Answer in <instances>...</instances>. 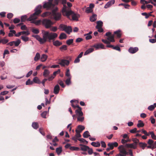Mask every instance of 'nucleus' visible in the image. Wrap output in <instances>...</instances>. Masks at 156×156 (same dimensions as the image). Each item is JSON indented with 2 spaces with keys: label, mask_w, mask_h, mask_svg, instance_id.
Instances as JSON below:
<instances>
[{
  "label": "nucleus",
  "mask_w": 156,
  "mask_h": 156,
  "mask_svg": "<svg viewBox=\"0 0 156 156\" xmlns=\"http://www.w3.org/2000/svg\"><path fill=\"white\" fill-rule=\"evenodd\" d=\"M43 38L38 35H33L32 37H35L40 44H43L46 42L47 40L50 42L51 40H54L58 36V34L53 32H50L44 30H42Z\"/></svg>",
  "instance_id": "obj_1"
},
{
  "label": "nucleus",
  "mask_w": 156,
  "mask_h": 156,
  "mask_svg": "<svg viewBox=\"0 0 156 156\" xmlns=\"http://www.w3.org/2000/svg\"><path fill=\"white\" fill-rule=\"evenodd\" d=\"M58 8L57 7H55V8L52 10L51 13L49 12H45L42 14L41 16L44 17L49 16L51 19H54L55 20H58L61 18V15L60 13L56 12Z\"/></svg>",
  "instance_id": "obj_2"
},
{
  "label": "nucleus",
  "mask_w": 156,
  "mask_h": 156,
  "mask_svg": "<svg viewBox=\"0 0 156 156\" xmlns=\"http://www.w3.org/2000/svg\"><path fill=\"white\" fill-rule=\"evenodd\" d=\"M41 7L42 5H39L36 7L35 9V12L30 15L28 20L31 21L37 19L38 16L41 12Z\"/></svg>",
  "instance_id": "obj_3"
},
{
  "label": "nucleus",
  "mask_w": 156,
  "mask_h": 156,
  "mask_svg": "<svg viewBox=\"0 0 156 156\" xmlns=\"http://www.w3.org/2000/svg\"><path fill=\"white\" fill-rule=\"evenodd\" d=\"M61 1L62 4L63 5V7L62 10V14L63 15H67V12H71V9L66 5V0H61Z\"/></svg>",
  "instance_id": "obj_4"
},
{
  "label": "nucleus",
  "mask_w": 156,
  "mask_h": 156,
  "mask_svg": "<svg viewBox=\"0 0 156 156\" xmlns=\"http://www.w3.org/2000/svg\"><path fill=\"white\" fill-rule=\"evenodd\" d=\"M71 11L72 12H68L67 13V15H63L64 16H66L67 18H69L70 15H72V19L73 20L77 21L78 20V19L80 17V15L77 13H75L71 10Z\"/></svg>",
  "instance_id": "obj_5"
},
{
  "label": "nucleus",
  "mask_w": 156,
  "mask_h": 156,
  "mask_svg": "<svg viewBox=\"0 0 156 156\" xmlns=\"http://www.w3.org/2000/svg\"><path fill=\"white\" fill-rule=\"evenodd\" d=\"M42 23L46 28H50L54 24L53 22L51 20L47 19H44L42 20Z\"/></svg>",
  "instance_id": "obj_6"
},
{
  "label": "nucleus",
  "mask_w": 156,
  "mask_h": 156,
  "mask_svg": "<svg viewBox=\"0 0 156 156\" xmlns=\"http://www.w3.org/2000/svg\"><path fill=\"white\" fill-rule=\"evenodd\" d=\"M59 28L61 30L65 31L67 33L69 34L72 32V28L71 26L61 24L59 25Z\"/></svg>",
  "instance_id": "obj_7"
},
{
  "label": "nucleus",
  "mask_w": 156,
  "mask_h": 156,
  "mask_svg": "<svg viewBox=\"0 0 156 156\" xmlns=\"http://www.w3.org/2000/svg\"><path fill=\"white\" fill-rule=\"evenodd\" d=\"M53 0H49L48 2H45L43 5V8L47 9H51L54 7V5L52 3Z\"/></svg>",
  "instance_id": "obj_8"
},
{
  "label": "nucleus",
  "mask_w": 156,
  "mask_h": 156,
  "mask_svg": "<svg viewBox=\"0 0 156 156\" xmlns=\"http://www.w3.org/2000/svg\"><path fill=\"white\" fill-rule=\"evenodd\" d=\"M58 63L61 66H68L69 64V61L68 60L63 59L61 60Z\"/></svg>",
  "instance_id": "obj_9"
},
{
  "label": "nucleus",
  "mask_w": 156,
  "mask_h": 156,
  "mask_svg": "<svg viewBox=\"0 0 156 156\" xmlns=\"http://www.w3.org/2000/svg\"><path fill=\"white\" fill-rule=\"evenodd\" d=\"M119 151L120 153L123 154H125L126 156L128 154V152L126 151L124 146L121 145L119 146Z\"/></svg>",
  "instance_id": "obj_10"
},
{
  "label": "nucleus",
  "mask_w": 156,
  "mask_h": 156,
  "mask_svg": "<svg viewBox=\"0 0 156 156\" xmlns=\"http://www.w3.org/2000/svg\"><path fill=\"white\" fill-rule=\"evenodd\" d=\"M78 107V109L75 111V113L76 115L78 116H80L83 115V113L82 111V108L79 106H77Z\"/></svg>",
  "instance_id": "obj_11"
},
{
  "label": "nucleus",
  "mask_w": 156,
  "mask_h": 156,
  "mask_svg": "<svg viewBox=\"0 0 156 156\" xmlns=\"http://www.w3.org/2000/svg\"><path fill=\"white\" fill-rule=\"evenodd\" d=\"M92 47L96 48V50L98 49L99 48L105 49V48L104 45L101 43H98L94 45Z\"/></svg>",
  "instance_id": "obj_12"
},
{
  "label": "nucleus",
  "mask_w": 156,
  "mask_h": 156,
  "mask_svg": "<svg viewBox=\"0 0 156 156\" xmlns=\"http://www.w3.org/2000/svg\"><path fill=\"white\" fill-rule=\"evenodd\" d=\"M138 50V48L137 47H130L128 50L129 52L132 54H133L136 53Z\"/></svg>",
  "instance_id": "obj_13"
},
{
  "label": "nucleus",
  "mask_w": 156,
  "mask_h": 156,
  "mask_svg": "<svg viewBox=\"0 0 156 156\" xmlns=\"http://www.w3.org/2000/svg\"><path fill=\"white\" fill-rule=\"evenodd\" d=\"M115 1L114 0H112L108 2L104 6V8L105 9H107L110 6H111L113 4L115 3Z\"/></svg>",
  "instance_id": "obj_14"
},
{
  "label": "nucleus",
  "mask_w": 156,
  "mask_h": 156,
  "mask_svg": "<svg viewBox=\"0 0 156 156\" xmlns=\"http://www.w3.org/2000/svg\"><path fill=\"white\" fill-rule=\"evenodd\" d=\"M125 147L128 148H132L134 149L136 148V145H134V144L133 143L126 144L125 145Z\"/></svg>",
  "instance_id": "obj_15"
},
{
  "label": "nucleus",
  "mask_w": 156,
  "mask_h": 156,
  "mask_svg": "<svg viewBox=\"0 0 156 156\" xmlns=\"http://www.w3.org/2000/svg\"><path fill=\"white\" fill-rule=\"evenodd\" d=\"M59 90V86L58 84H57L54 87L53 92L55 94H57L58 93Z\"/></svg>",
  "instance_id": "obj_16"
},
{
  "label": "nucleus",
  "mask_w": 156,
  "mask_h": 156,
  "mask_svg": "<svg viewBox=\"0 0 156 156\" xmlns=\"http://www.w3.org/2000/svg\"><path fill=\"white\" fill-rule=\"evenodd\" d=\"M80 148L81 150L83 151H87L88 149H89V147L88 146L85 145L80 144Z\"/></svg>",
  "instance_id": "obj_17"
},
{
  "label": "nucleus",
  "mask_w": 156,
  "mask_h": 156,
  "mask_svg": "<svg viewBox=\"0 0 156 156\" xmlns=\"http://www.w3.org/2000/svg\"><path fill=\"white\" fill-rule=\"evenodd\" d=\"M114 35L113 34H112L111 35L109 36L107 38V40H108V41H109L110 42V43L111 42H114L115 41V39H114Z\"/></svg>",
  "instance_id": "obj_18"
},
{
  "label": "nucleus",
  "mask_w": 156,
  "mask_h": 156,
  "mask_svg": "<svg viewBox=\"0 0 156 156\" xmlns=\"http://www.w3.org/2000/svg\"><path fill=\"white\" fill-rule=\"evenodd\" d=\"M48 56L45 54H43L41 55L40 58L42 62H44L46 61L48 58Z\"/></svg>",
  "instance_id": "obj_19"
},
{
  "label": "nucleus",
  "mask_w": 156,
  "mask_h": 156,
  "mask_svg": "<svg viewBox=\"0 0 156 156\" xmlns=\"http://www.w3.org/2000/svg\"><path fill=\"white\" fill-rule=\"evenodd\" d=\"M97 25L96 27V28H101L103 26V22L101 21H99L97 22Z\"/></svg>",
  "instance_id": "obj_20"
},
{
  "label": "nucleus",
  "mask_w": 156,
  "mask_h": 156,
  "mask_svg": "<svg viewBox=\"0 0 156 156\" xmlns=\"http://www.w3.org/2000/svg\"><path fill=\"white\" fill-rule=\"evenodd\" d=\"M139 146L144 150L145 148L147 146V144L145 143L140 142L139 144Z\"/></svg>",
  "instance_id": "obj_21"
},
{
  "label": "nucleus",
  "mask_w": 156,
  "mask_h": 156,
  "mask_svg": "<svg viewBox=\"0 0 156 156\" xmlns=\"http://www.w3.org/2000/svg\"><path fill=\"white\" fill-rule=\"evenodd\" d=\"M97 19V15L96 14H93L92 16L90 17V21L93 22L95 21Z\"/></svg>",
  "instance_id": "obj_22"
},
{
  "label": "nucleus",
  "mask_w": 156,
  "mask_h": 156,
  "mask_svg": "<svg viewBox=\"0 0 156 156\" xmlns=\"http://www.w3.org/2000/svg\"><path fill=\"white\" fill-rule=\"evenodd\" d=\"M41 58V55L39 53L37 52L36 53L35 56L34 58V60L35 61H38Z\"/></svg>",
  "instance_id": "obj_23"
},
{
  "label": "nucleus",
  "mask_w": 156,
  "mask_h": 156,
  "mask_svg": "<svg viewBox=\"0 0 156 156\" xmlns=\"http://www.w3.org/2000/svg\"><path fill=\"white\" fill-rule=\"evenodd\" d=\"M94 51V49L93 48H91L87 50L84 53V55H87L89 53L92 52Z\"/></svg>",
  "instance_id": "obj_24"
},
{
  "label": "nucleus",
  "mask_w": 156,
  "mask_h": 156,
  "mask_svg": "<svg viewBox=\"0 0 156 156\" xmlns=\"http://www.w3.org/2000/svg\"><path fill=\"white\" fill-rule=\"evenodd\" d=\"M66 37L67 36L64 33H61L59 36V38L61 40L65 39Z\"/></svg>",
  "instance_id": "obj_25"
},
{
  "label": "nucleus",
  "mask_w": 156,
  "mask_h": 156,
  "mask_svg": "<svg viewBox=\"0 0 156 156\" xmlns=\"http://www.w3.org/2000/svg\"><path fill=\"white\" fill-rule=\"evenodd\" d=\"M50 73V71L47 69H45L44 70L43 75L45 77H47Z\"/></svg>",
  "instance_id": "obj_26"
},
{
  "label": "nucleus",
  "mask_w": 156,
  "mask_h": 156,
  "mask_svg": "<svg viewBox=\"0 0 156 156\" xmlns=\"http://www.w3.org/2000/svg\"><path fill=\"white\" fill-rule=\"evenodd\" d=\"M144 124L141 120H139L138 121V123L137 124V126L139 127H142L144 126Z\"/></svg>",
  "instance_id": "obj_27"
},
{
  "label": "nucleus",
  "mask_w": 156,
  "mask_h": 156,
  "mask_svg": "<svg viewBox=\"0 0 156 156\" xmlns=\"http://www.w3.org/2000/svg\"><path fill=\"white\" fill-rule=\"evenodd\" d=\"M53 44L55 46H58L62 45V43L61 42L57 40L53 42Z\"/></svg>",
  "instance_id": "obj_28"
},
{
  "label": "nucleus",
  "mask_w": 156,
  "mask_h": 156,
  "mask_svg": "<svg viewBox=\"0 0 156 156\" xmlns=\"http://www.w3.org/2000/svg\"><path fill=\"white\" fill-rule=\"evenodd\" d=\"M62 151V147H59L57 148L56 149V152L57 153L58 155H59Z\"/></svg>",
  "instance_id": "obj_29"
},
{
  "label": "nucleus",
  "mask_w": 156,
  "mask_h": 156,
  "mask_svg": "<svg viewBox=\"0 0 156 156\" xmlns=\"http://www.w3.org/2000/svg\"><path fill=\"white\" fill-rule=\"evenodd\" d=\"M32 127L34 129H37L38 128V124L37 122H34L32 125Z\"/></svg>",
  "instance_id": "obj_30"
},
{
  "label": "nucleus",
  "mask_w": 156,
  "mask_h": 156,
  "mask_svg": "<svg viewBox=\"0 0 156 156\" xmlns=\"http://www.w3.org/2000/svg\"><path fill=\"white\" fill-rule=\"evenodd\" d=\"M92 145L96 147H98L100 146V144L99 142H92L91 143Z\"/></svg>",
  "instance_id": "obj_31"
},
{
  "label": "nucleus",
  "mask_w": 156,
  "mask_h": 156,
  "mask_svg": "<svg viewBox=\"0 0 156 156\" xmlns=\"http://www.w3.org/2000/svg\"><path fill=\"white\" fill-rule=\"evenodd\" d=\"M155 107H156V103H154L153 105H151L149 106L148 108V109L150 111H152Z\"/></svg>",
  "instance_id": "obj_32"
},
{
  "label": "nucleus",
  "mask_w": 156,
  "mask_h": 156,
  "mask_svg": "<svg viewBox=\"0 0 156 156\" xmlns=\"http://www.w3.org/2000/svg\"><path fill=\"white\" fill-rule=\"evenodd\" d=\"M84 129L85 127L84 126L80 125L78 126V129L77 130H78L79 132H81L82 130Z\"/></svg>",
  "instance_id": "obj_33"
},
{
  "label": "nucleus",
  "mask_w": 156,
  "mask_h": 156,
  "mask_svg": "<svg viewBox=\"0 0 156 156\" xmlns=\"http://www.w3.org/2000/svg\"><path fill=\"white\" fill-rule=\"evenodd\" d=\"M83 136L84 138H87L90 136V135L89 134V132L87 131L84 133Z\"/></svg>",
  "instance_id": "obj_34"
},
{
  "label": "nucleus",
  "mask_w": 156,
  "mask_h": 156,
  "mask_svg": "<svg viewBox=\"0 0 156 156\" xmlns=\"http://www.w3.org/2000/svg\"><path fill=\"white\" fill-rule=\"evenodd\" d=\"M33 83H37L38 84H40L41 83V81L37 78V77H35L33 79Z\"/></svg>",
  "instance_id": "obj_35"
},
{
  "label": "nucleus",
  "mask_w": 156,
  "mask_h": 156,
  "mask_svg": "<svg viewBox=\"0 0 156 156\" xmlns=\"http://www.w3.org/2000/svg\"><path fill=\"white\" fill-rule=\"evenodd\" d=\"M65 75L67 77V78H71V76L70 71L69 69H66Z\"/></svg>",
  "instance_id": "obj_36"
},
{
  "label": "nucleus",
  "mask_w": 156,
  "mask_h": 156,
  "mask_svg": "<svg viewBox=\"0 0 156 156\" xmlns=\"http://www.w3.org/2000/svg\"><path fill=\"white\" fill-rule=\"evenodd\" d=\"M120 30H118L114 32V34L117 35V37L118 38H120L121 36V34L120 33Z\"/></svg>",
  "instance_id": "obj_37"
},
{
  "label": "nucleus",
  "mask_w": 156,
  "mask_h": 156,
  "mask_svg": "<svg viewBox=\"0 0 156 156\" xmlns=\"http://www.w3.org/2000/svg\"><path fill=\"white\" fill-rule=\"evenodd\" d=\"M21 39L24 41L27 42L29 40V38L26 36H22L21 37Z\"/></svg>",
  "instance_id": "obj_38"
},
{
  "label": "nucleus",
  "mask_w": 156,
  "mask_h": 156,
  "mask_svg": "<svg viewBox=\"0 0 156 156\" xmlns=\"http://www.w3.org/2000/svg\"><path fill=\"white\" fill-rule=\"evenodd\" d=\"M14 45L15 46H18L21 43V41L18 39L16 41H13Z\"/></svg>",
  "instance_id": "obj_39"
},
{
  "label": "nucleus",
  "mask_w": 156,
  "mask_h": 156,
  "mask_svg": "<svg viewBox=\"0 0 156 156\" xmlns=\"http://www.w3.org/2000/svg\"><path fill=\"white\" fill-rule=\"evenodd\" d=\"M149 135H151V136L152 138L155 140H156V136L154 134V133L153 131L150 132H149Z\"/></svg>",
  "instance_id": "obj_40"
},
{
  "label": "nucleus",
  "mask_w": 156,
  "mask_h": 156,
  "mask_svg": "<svg viewBox=\"0 0 156 156\" xmlns=\"http://www.w3.org/2000/svg\"><path fill=\"white\" fill-rule=\"evenodd\" d=\"M71 78H67L65 81L67 85H69L71 83Z\"/></svg>",
  "instance_id": "obj_41"
},
{
  "label": "nucleus",
  "mask_w": 156,
  "mask_h": 156,
  "mask_svg": "<svg viewBox=\"0 0 156 156\" xmlns=\"http://www.w3.org/2000/svg\"><path fill=\"white\" fill-rule=\"evenodd\" d=\"M84 36H85L86 39L87 40H90L92 38V36L90 35L87 34H85Z\"/></svg>",
  "instance_id": "obj_42"
},
{
  "label": "nucleus",
  "mask_w": 156,
  "mask_h": 156,
  "mask_svg": "<svg viewBox=\"0 0 156 156\" xmlns=\"http://www.w3.org/2000/svg\"><path fill=\"white\" fill-rule=\"evenodd\" d=\"M32 32L34 34H38L39 32V31L38 29L33 28L32 29Z\"/></svg>",
  "instance_id": "obj_43"
},
{
  "label": "nucleus",
  "mask_w": 156,
  "mask_h": 156,
  "mask_svg": "<svg viewBox=\"0 0 156 156\" xmlns=\"http://www.w3.org/2000/svg\"><path fill=\"white\" fill-rule=\"evenodd\" d=\"M48 112L45 111L43 112L41 114V117L43 118H46V115L48 113Z\"/></svg>",
  "instance_id": "obj_44"
},
{
  "label": "nucleus",
  "mask_w": 156,
  "mask_h": 156,
  "mask_svg": "<svg viewBox=\"0 0 156 156\" xmlns=\"http://www.w3.org/2000/svg\"><path fill=\"white\" fill-rule=\"evenodd\" d=\"M33 83V82L31 81L30 79H28L26 82V85H32Z\"/></svg>",
  "instance_id": "obj_45"
},
{
  "label": "nucleus",
  "mask_w": 156,
  "mask_h": 156,
  "mask_svg": "<svg viewBox=\"0 0 156 156\" xmlns=\"http://www.w3.org/2000/svg\"><path fill=\"white\" fill-rule=\"evenodd\" d=\"M73 39H69L66 41V43L67 44L69 45L73 43Z\"/></svg>",
  "instance_id": "obj_46"
},
{
  "label": "nucleus",
  "mask_w": 156,
  "mask_h": 156,
  "mask_svg": "<svg viewBox=\"0 0 156 156\" xmlns=\"http://www.w3.org/2000/svg\"><path fill=\"white\" fill-rule=\"evenodd\" d=\"M2 43L3 44H5L7 43L9 41V40L5 38L1 39Z\"/></svg>",
  "instance_id": "obj_47"
},
{
  "label": "nucleus",
  "mask_w": 156,
  "mask_h": 156,
  "mask_svg": "<svg viewBox=\"0 0 156 156\" xmlns=\"http://www.w3.org/2000/svg\"><path fill=\"white\" fill-rule=\"evenodd\" d=\"M132 141L134 142L135 144L134 145H137V144L138 143H139V140L136 138H133L132 139Z\"/></svg>",
  "instance_id": "obj_48"
},
{
  "label": "nucleus",
  "mask_w": 156,
  "mask_h": 156,
  "mask_svg": "<svg viewBox=\"0 0 156 156\" xmlns=\"http://www.w3.org/2000/svg\"><path fill=\"white\" fill-rule=\"evenodd\" d=\"M92 9H91V8H90L89 7H88L86 8L85 12L87 13H89L91 12H92Z\"/></svg>",
  "instance_id": "obj_49"
},
{
  "label": "nucleus",
  "mask_w": 156,
  "mask_h": 156,
  "mask_svg": "<svg viewBox=\"0 0 156 156\" xmlns=\"http://www.w3.org/2000/svg\"><path fill=\"white\" fill-rule=\"evenodd\" d=\"M84 120V117L83 116H78L77 117V121L82 122Z\"/></svg>",
  "instance_id": "obj_50"
},
{
  "label": "nucleus",
  "mask_w": 156,
  "mask_h": 156,
  "mask_svg": "<svg viewBox=\"0 0 156 156\" xmlns=\"http://www.w3.org/2000/svg\"><path fill=\"white\" fill-rule=\"evenodd\" d=\"M27 16L26 15L23 16L21 17V19L22 22H24L27 19Z\"/></svg>",
  "instance_id": "obj_51"
},
{
  "label": "nucleus",
  "mask_w": 156,
  "mask_h": 156,
  "mask_svg": "<svg viewBox=\"0 0 156 156\" xmlns=\"http://www.w3.org/2000/svg\"><path fill=\"white\" fill-rule=\"evenodd\" d=\"M41 22H42V21L41 20H39L36 21L34 20L33 21L32 23H35L37 25H38L40 24Z\"/></svg>",
  "instance_id": "obj_52"
},
{
  "label": "nucleus",
  "mask_w": 156,
  "mask_h": 156,
  "mask_svg": "<svg viewBox=\"0 0 156 156\" xmlns=\"http://www.w3.org/2000/svg\"><path fill=\"white\" fill-rule=\"evenodd\" d=\"M22 34L25 35V36H27L30 34L28 31H21Z\"/></svg>",
  "instance_id": "obj_53"
},
{
  "label": "nucleus",
  "mask_w": 156,
  "mask_h": 156,
  "mask_svg": "<svg viewBox=\"0 0 156 156\" xmlns=\"http://www.w3.org/2000/svg\"><path fill=\"white\" fill-rule=\"evenodd\" d=\"M76 134L75 136H76V137L77 138L80 137H81V135L80 134V132H79L78 130H76Z\"/></svg>",
  "instance_id": "obj_54"
},
{
  "label": "nucleus",
  "mask_w": 156,
  "mask_h": 156,
  "mask_svg": "<svg viewBox=\"0 0 156 156\" xmlns=\"http://www.w3.org/2000/svg\"><path fill=\"white\" fill-rule=\"evenodd\" d=\"M130 141H131V140L129 139L127 140H125L123 139H122L121 140L122 143L123 144L126 143L127 142H130Z\"/></svg>",
  "instance_id": "obj_55"
},
{
  "label": "nucleus",
  "mask_w": 156,
  "mask_h": 156,
  "mask_svg": "<svg viewBox=\"0 0 156 156\" xmlns=\"http://www.w3.org/2000/svg\"><path fill=\"white\" fill-rule=\"evenodd\" d=\"M58 83L62 88L65 87V86L64 85V83L62 81L59 80L58 82Z\"/></svg>",
  "instance_id": "obj_56"
},
{
  "label": "nucleus",
  "mask_w": 156,
  "mask_h": 156,
  "mask_svg": "<svg viewBox=\"0 0 156 156\" xmlns=\"http://www.w3.org/2000/svg\"><path fill=\"white\" fill-rule=\"evenodd\" d=\"M141 132L142 133H143L146 136H149V133H147L146 130H145L144 129H142L141 130Z\"/></svg>",
  "instance_id": "obj_57"
},
{
  "label": "nucleus",
  "mask_w": 156,
  "mask_h": 156,
  "mask_svg": "<svg viewBox=\"0 0 156 156\" xmlns=\"http://www.w3.org/2000/svg\"><path fill=\"white\" fill-rule=\"evenodd\" d=\"M55 77V76H54L52 74L49 76L47 79L48 80L50 81L52 80Z\"/></svg>",
  "instance_id": "obj_58"
},
{
  "label": "nucleus",
  "mask_w": 156,
  "mask_h": 156,
  "mask_svg": "<svg viewBox=\"0 0 156 156\" xmlns=\"http://www.w3.org/2000/svg\"><path fill=\"white\" fill-rule=\"evenodd\" d=\"M50 28V30L53 32L56 31L57 29V27H51Z\"/></svg>",
  "instance_id": "obj_59"
},
{
  "label": "nucleus",
  "mask_w": 156,
  "mask_h": 156,
  "mask_svg": "<svg viewBox=\"0 0 156 156\" xmlns=\"http://www.w3.org/2000/svg\"><path fill=\"white\" fill-rule=\"evenodd\" d=\"M140 2L144 4H147L150 3V1H147L144 0H140Z\"/></svg>",
  "instance_id": "obj_60"
},
{
  "label": "nucleus",
  "mask_w": 156,
  "mask_h": 156,
  "mask_svg": "<svg viewBox=\"0 0 156 156\" xmlns=\"http://www.w3.org/2000/svg\"><path fill=\"white\" fill-rule=\"evenodd\" d=\"M154 141L151 139H150L147 142V144L149 145H152L154 143Z\"/></svg>",
  "instance_id": "obj_61"
},
{
  "label": "nucleus",
  "mask_w": 156,
  "mask_h": 156,
  "mask_svg": "<svg viewBox=\"0 0 156 156\" xmlns=\"http://www.w3.org/2000/svg\"><path fill=\"white\" fill-rule=\"evenodd\" d=\"M20 20L18 18H15L13 20V22L15 23H17L20 22Z\"/></svg>",
  "instance_id": "obj_62"
},
{
  "label": "nucleus",
  "mask_w": 156,
  "mask_h": 156,
  "mask_svg": "<svg viewBox=\"0 0 156 156\" xmlns=\"http://www.w3.org/2000/svg\"><path fill=\"white\" fill-rule=\"evenodd\" d=\"M13 14L11 13H9L7 15V17L8 19L11 18L13 16Z\"/></svg>",
  "instance_id": "obj_63"
},
{
  "label": "nucleus",
  "mask_w": 156,
  "mask_h": 156,
  "mask_svg": "<svg viewBox=\"0 0 156 156\" xmlns=\"http://www.w3.org/2000/svg\"><path fill=\"white\" fill-rule=\"evenodd\" d=\"M108 145L109 147L110 148L111 150L112 149L114 148L112 143H109L108 144Z\"/></svg>",
  "instance_id": "obj_64"
}]
</instances>
